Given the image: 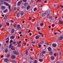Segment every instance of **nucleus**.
<instances>
[{"label": "nucleus", "mask_w": 63, "mask_h": 63, "mask_svg": "<svg viewBox=\"0 0 63 63\" xmlns=\"http://www.w3.org/2000/svg\"><path fill=\"white\" fill-rule=\"evenodd\" d=\"M13 53L15 55H18V54H19L18 52L16 50H15L14 51Z\"/></svg>", "instance_id": "obj_1"}, {"label": "nucleus", "mask_w": 63, "mask_h": 63, "mask_svg": "<svg viewBox=\"0 0 63 63\" xmlns=\"http://www.w3.org/2000/svg\"><path fill=\"white\" fill-rule=\"evenodd\" d=\"M44 43V41H43L42 42H41L40 43H39L38 45L39 47H40H40H41V44H43Z\"/></svg>", "instance_id": "obj_2"}, {"label": "nucleus", "mask_w": 63, "mask_h": 63, "mask_svg": "<svg viewBox=\"0 0 63 63\" xmlns=\"http://www.w3.org/2000/svg\"><path fill=\"white\" fill-rule=\"evenodd\" d=\"M46 51H42V52L41 53V55L43 57L44 56V54H45V53H46Z\"/></svg>", "instance_id": "obj_3"}, {"label": "nucleus", "mask_w": 63, "mask_h": 63, "mask_svg": "<svg viewBox=\"0 0 63 63\" xmlns=\"http://www.w3.org/2000/svg\"><path fill=\"white\" fill-rule=\"evenodd\" d=\"M19 29V30L21 29V27H20V25H17V30H18Z\"/></svg>", "instance_id": "obj_4"}, {"label": "nucleus", "mask_w": 63, "mask_h": 63, "mask_svg": "<svg viewBox=\"0 0 63 63\" xmlns=\"http://www.w3.org/2000/svg\"><path fill=\"white\" fill-rule=\"evenodd\" d=\"M47 13H48L47 11H46L45 13H43L42 14V16H46V15H47Z\"/></svg>", "instance_id": "obj_5"}, {"label": "nucleus", "mask_w": 63, "mask_h": 63, "mask_svg": "<svg viewBox=\"0 0 63 63\" xmlns=\"http://www.w3.org/2000/svg\"><path fill=\"white\" fill-rule=\"evenodd\" d=\"M21 41H20L18 43V44L17 47H21Z\"/></svg>", "instance_id": "obj_6"}, {"label": "nucleus", "mask_w": 63, "mask_h": 63, "mask_svg": "<svg viewBox=\"0 0 63 63\" xmlns=\"http://www.w3.org/2000/svg\"><path fill=\"white\" fill-rule=\"evenodd\" d=\"M22 0H21L19 1L18 3L17 4V5L18 6H20V4L22 3Z\"/></svg>", "instance_id": "obj_7"}, {"label": "nucleus", "mask_w": 63, "mask_h": 63, "mask_svg": "<svg viewBox=\"0 0 63 63\" xmlns=\"http://www.w3.org/2000/svg\"><path fill=\"white\" fill-rule=\"evenodd\" d=\"M4 61L5 62H9V59L7 58L5 59L4 60Z\"/></svg>", "instance_id": "obj_8"}, {"label": "nucleus", "mask_w": 63, "mask_h": 63, "mask_svg": "<svg viewBox=\"0 0 63 63\" xmlns=\"http://www.w3.org/2000/svg\"><path fill=\"white\" fill-rule=\"evenodd\" d=\"M63 39V35L61 36L60 38L59 39V40L60 41V40H62Z\"/></svg>", "instance_id": "obj_9"}, {"label": "nucleus", "mask_w": 63, "mask_h": 63, "mask_svg": "<svg viewBox=\"0 0 63 63\" xmlns=\"http://www.w3.org/2000/svg\"><path fill=\"white\" fill-rule=\"evenodd\" d=\"M8 10L7 9H6L5 10L3 11V12L4 13H6L8 12Z\"/></svg>", "instance_id": "obj_10"}, {"label": "nucleus", "mask_w": 63, "mask_h": 63, "mask_svg": "<svg viewBox=\"0 0 63 63\" xmlns=\"http://www.w3.org/2000/svg\"><path fill=\"white\" fill-rule=\"evenodd\" d=\"M58 23H59V24H63V21H59Z\"/></svg>", "instance_id": "obj_11"}, {"label": "nucleus", "mask_w": 63, "mask_h": 63, "mask_svg": "<svg viewBox=\"0 0 63 63\" xmlns=\"http://www.w3.org/2000/svg\"><path fill=\"white\" fill-rule=\"evenodd\" d=\"M40 37V36L39 35H37L35 37L36 39H38L39 38V37Z\"/></svg>", "instance_id": "obj_12"}, {"label": "nucleus", "mask_w": 63, "mask_h": 63, "mask_svg": "<svg viewBox=\"0 0 63 63\" xmlns=\"http://www.w3.org/2000/svg\"><path fill=\"white\" fill-rule=\"evenodd\" d=\"M4 4L6 5V6H9V4L8 3L5 2H4Z\"/></svg>", "instance_id": "obj_13"}, {"label": "nucleus", "mask_w": 63, "mask_h": 63, "mask_svg": "<svg viewBox=\"0 0 63 63\" xmlns=\"http://www.w3.org/2000/svg\"><path fill=\"white\" fill-rule=\"evenodd\" d=\"M11 49L12 50H14L15 49V47H14V46H12L11 47Z\"/></svg>", "instance_id": "obj_14"}, {"label": "nucleus", "mask_w": 63, "mask_h": 63, "mask_svg": "<svg viewBox=\"0 0 63 63\" xmlns=\"http://www.w3.org/2000/svg\"><path fill=\"white\" fill-rule=\"evenodd\" d=\"M48 49L49 51H51L52 50H51V48L50 47H49L48 48Z\"/></svg>", "instance_id": "obj_15"}, {"label": "nucleus", "mask_w": 63, "mask_h": 63, "mask_svg": "<svg viewBox=\"0 0 63 63\" xmlns=\"http://www.w3.org/2000/svg\"><path fill=\"white\" fill-rule=\"evenodd\" d=\"M52 46L53 47H55L56 46V44L54 43L52 44Z\"/></svg>", "instance_id": "obj_16"}, {"label": "nucleus", "mask_w": 63, "mask_h": 63, "mask_svg": "<svg viewBox=\"0 0 63 63\" xmlns=\"http://www.w3.org/2000/svg\"><path fill=\"white\" fill-rule=\"evenodd\" d=\"M54 58H55L54 56H52L51 57V59L52 60H54Z\"/></svg>", "instance_id": "obj_17"}, {"label": "nucleus", "mask_w": 63, "mask_h": 63, "mask_svg": "<svg viewBox=\"0 0 63 63\" xmlns=\"http://www.w3.org/2000/svg\"><path fill=\"white\" fill-rule=\"evenodd\" d=\"M11 57L13 59H14L16 58V56L14 55H13L11 56Z\"/></svg>", "instance_id": "obj_18"}, {"label": "nucleus", "mask_w": 63, "mask_h": 63, "mask_svg": "<svg viewBox=\"0 0 63 63\" xmlns=\"http://www.w3.org/2000/svg\"><path fill=\"white\" fill-rule=\"evenodd\" d=\"M10 38L11 39H14L15 38V36H12L10 37Z\"/></svg>", "instance_id": "obj_19"}, {"label": "nucleus", "mask_w": 63, "mask_h": 63, "mask_svg": "<svg viewBox=\"0 0 63 63\" xmlns=\"http://www.w3.org/2000/svg\"><path fill=\"white\" fill-rule=\"evenodd\" d=\"M28 4V3L27 2H26L24 4V6H27Z\"/></svg>", "instance_id": "obj_20"}, {"label": "nucleus", "mask_w": 63, "mask_h": 63, "mask_svg": "<svg viewBox=\"0 0 63 63\" xmlns=\"http://www.w3.org/2000/svg\"><path fill=\"white\" fill-rule=\"evenodd\" d=\"M25 54H26V55H27L28 54V50H26Z\"/></svg>", "instance_id": "obj_21"}, {"label": "nucleus", "mask_w": 63, "mask_h": 63, "mask_svg": "<svg viewBox=\"0 0 63 63\" xmlns=\"http://www.w3.org/2000/svg\"><path fill=\"white\" fill-rule=\"evenodd\" d=\"M14 32H15V30H14V29H13L11 30V32L12 33H14Z\"/></svg>", "instance_id": "obj_22"}, {"label": "nucleus", "mask_w": 63, "mask_h": 63, "mask_svg": "<svg viewBox=\"0 0 63 63\" xmlns=\"http://www.w3.org/2000/svg\"><path fill=\"white\" fill-rule=\"evenodd\" d=\"M5 8H6V7L4 6H3L2 7V10H4L5 9Z\"/></svg>", "instance_id": "obj_23"}, {"label": "nucleus", "mask_w": 63, "mask_h": 63, "mask_svg": "<svg viewBox=\"0 0 63 63\" xmlns=\"http://www.w3.org/2000/svg\"><path fill=\"white\" fill-rule=\"evenodd\" d=\"M30 6L29 5L28 6H27V10H29V9H30Z\"/></svg>", "instance_id": "obj_24"}, {"label": "nucleus", "mask_w": 63, "mask_h": 63, "mask_svg": "<svg viewBox=\"0 0 63 63\" xmlns=\"http://www.w3.org/2000/svg\"><path fill=\"white\" fill-rule=\"evenodd\" d=\"M39 61L40 62H42L43 61V60L42 59H39Z\"/></svg>", "instance_id": "obj_25"}, {"label": "nucleus", "mask_w": 63, "mask_h": 63, "mask_svg": "<svg viewBox=\"0 0 63 63\" xmlns=\"http://www.w3.org/2000/svg\"><path fill=\"white\" fill-rule=\"evenodd\" d=\"M8 18V16H6L4 17V18L5 19H7Z\"/></svg>", "instance_id": "obj_26"}, {"label": "nucleus", "mask_w": 63, "mask_h": 63, "mask_svg": "<svg viewBox=\"0 0 63 63\" xmlns=\"http://www.w3.org/2000/svg\"><path fill=\"white\" fill-rule=\"evenodd\" d=\"M43 25H44V23H40V26H43Z\"/></svg>", "instance_id": "obj_27"}, {"label": "nucleus", "mask_w": 63, "mask_h": 63, "mask_svg": "<svg viewBox=\"0 0 63 63\" xmlns=\"http://www.w3.org/2000/svg\"><path fill=\"white\" fill-rule=\"evenodd\" d=\"M9 11H10V12H11V6H9Z\"/></svg>", "instance_id": "obj_28"}, {"label": "nucleus", "mask_w": 63, "mask_h": 63, "mask_svg": "<svg viewBox=\"0 0 63 63\" xmlns=\"http://www.w3.org/2000/svg\"><path fill=\"white\" fill-rule=\"evenodd\" d=\"M4 1H5V2H7L8 1V2H10V1L9 0H4Z\"/></svg>", "instance_id": "obj_29"}, {"label": "nucleus", "mask_w": 63, "mask_h": 63, "mask_svg": "<svg viewBox=\"0 0 63 63\" xmlns=\"http://www.w3.org/2000/svg\"><path fill=\"white\" fill-rule=\"evenodd\" d=\"M17 16L18 17L19 16V13H18L17 15Z\"/></svg>", "instance_id": "obj_30"}, {"label": "nucleus", "mask_w": 63, "mask_h": 63, "mask_svg": "<svg viewBox=\"0 0 63 63\" xmlns=\"http://www.w3.org/2000/svg\"><path fill=\"white\" fill-rule=\"evenodd\" d=\"M37 29L38 30H40V29H41L40 28V27H37Z\"/></svg>", "instance_id": "obj_31"}, {"label": "nucleus", "mask_w": 63, "mask_h": 63, "mask_svg": "<svg viewBox=\"0 0 63 63\" xmlns=\"http://www.w3.org/2000/svg\"><path fill=\"white\" fill-rule=\"evenodd\" d=\"M16 41H13L12 43L13 44H16Z\"/></svg>", "instance_id": "obj_32"}, {"label": "nucleus", "mask_w": 63, "mask_h": 63, "mask_svg": "<svg viewBox=\"0 0 63 63\" xmlns=\"http://www.w3.org/2000/svg\"><path fill=\"white\" fill-rule=\"evenodd\" d=\"M20 14L21 15H23V14H24V12H21L20 13Z\"/></svg>", "instance_id": "obj_33"}, {"label": "nucleus", "mask_w": 63, "mask_h": 63, "mask_svg": "<svg viewBox=\"0 0 63 63\" xmlns=\"http://www.w3.org/2000/svg\"><path fill=\"white\" fill-rule=\"evenodd\" d=\"M29 27H30V25H29L27 26L26 28H29Z\"/></svg>", "instance_id": "obj_34"}, {"label": "nucleus", "mask_w": 63, "mask_h": 63, "mask_svg": "<svg viewBox=\"0 0 63 63\" xmlns=\"http://www.w3.org/2000/svg\"><path fill=\"white\" fill-rule=\"evenodd\" d=\"M13 63H16V61L15 60H13Z\"/></svg>", "instance_id": "obj_35"}, {"label": "nucleus", "mask_w": 63, "mask_h": 63, "mask_svg": "<svg viewBox=\"0 0 63 63\" xmlns=\"http://www.w3.org/2000/svg\"><path fill=\"white\" fill-rule=\"evenodd\" d=\"M5 52L6 53H7L8 52V49H5Z\"/></svg>", "instance_id": "obj_36"}, {"label": "nucleus", "mask_w": 63, "mask_h": 63, "mask_svg": "<svg viewBox=\"0 0 63 63\" xmlns=\"http://www.w3.org/2000/svg\"><path fill=\"white\" fill-rule=\"evenodd\" d=\"M59 54L60 55H61V52L60 51L59 52Z\"/></svg>", "instance_id": "obj_37"}, {"label": "nucleus", "mask_w": 63, "mask_h": 63, "mask_svg": "<svg viewBox=\"0 0 63 63\" xmlns=\"http://www.w3.org/2000/svg\"><path fill=\"white\" fill-rule=\"evenodd\" d=\"M6 24L7 25V26H9L10 24H9V23L6 22Z\"/></svg>", "instance_id": "obj_38"}, {"label": "nucleus", "mask_w": 63, "mask_h": 63, "mask_svg": "<svg viewBox=\"0 0 63 63\" xmlns=\"http://www.w3.org/2000/svg\"><path fill=\"white\" fill-rule=\"evenodd\" d=\"M10 43H12V42H13V40H10Z\"/></svg>", "instance_id": "obj_39"}, {"label": "nucleus", "mask_w": 63, "mask_h": 63, "mask_svg": "<svg viewBox=\"0 0 63 63\" xmlns=\"http://www.w3.org/2000/svg\"><path fill=\"white\" fill-rule=\"evenodd\" d=\"M30 59L32 60H34V58L32 57H31Z\"/></svg>", "instance_id": "obj_40"}, {"label": "nucleus", "mask_w": 63, "mask_h": 63, "mask_svg": "<svg viewBox=\"0 0 63 63\" xmlns=\"http://www.w3.org/2000/svg\"><path fill=\"white\" fill-rule=\"evenodd\" d=\"M34 11H37V8H34Z\"/></svg>", "instance_id": "obj_41"}, {"label": "nucleus", "mask_w": 63, "mask_h": 63, "mask_svg": "<svg viewBox=\"0 0 63 63\" xmlns=\"http://www.w3.org/2000/svg\"><path fill=\"white\" fill-rule=\"evenodd\" d=\"M61 33L60 31H59L58 32V34H60Z\"/></svg>", "instance_id": "obj_42"}, {"label": "nucleus", "mask_w": 63, "mask_h": 63, "mask_svg": "<svg viewBox=\"0 0 63 63\" xmlns=\"http://www.w3.org/2000/svg\"><path fill=\"white\" fill-rule=\"evenodd\" d=\"M0 1L1 2H2V3H3V2H4V0H0Z\"/></svg>", "instance_id": "obj_43"}, {"label": "nucleus", "mask_w": 63, "mask_h": 63, "mask_svg": "<svg viewBox=\"0 0 63 63\" xmlns=\"http://www.w3.org/2000/svg\"><path fill=\"white\" fill-rule=\"evenodd\" d=\"M22 1H24V2H27V0H22Z\"/></svg>", "instance_id": "obj_44"}, {"label": "nucleus", "mask_w": 63, "mask_h": 63, "mask_svg": "<svg viewBox=\"0 0 63 63\" xmlns=\"http://www.w3.org/2000/svg\"><path fill=\"white\" fill-rule=\"evenodd\" d=\"M52 27H54V26H55V25H54V24H52Z\"/></svg>", "instance_id": "obj_45"}, {"label": "nucleus", "mask_w": 63, "mask_h": 63, "mask_svg": "<svg viewBox=\"0 0 63 63\" xmlns=\"http://www.w3.org/2000/svg\"><path fill=\"white\" fill-rule=\"evenodd\" d=\"M10 56V55L9 54L7 56V57H9Z\"/></svg>", "instance_id": "obj_46"}, {"label": "nucleus", "mask_w": 63, "mask_h": 63, "mask_svg": "<svg viewBox=\"0 0 63 63\" xmlns=\"http://www.w3.org/2000/svg\"><path fill=\"white\" fill-rule=\"evenodd\" d=\"M8 42H9V40H7L6 41V43H7V44H8Z\"/></svg>", "instance_id": "obj_47"}, {"label": "nucleus", "mask_w": 63, "mask_h": 63, "mask_svg": "<svg viewBox=\"0 0 63 63\" xmlns=\"http://www.w3.org/2000/svg\"><path fill=\"white\" fill-rule=\"evenodd\" d=\"M35 19H32V22H34V21H35Z\"/></svg>", "instance_id": "obj_48"}, {"label": "nucleus", "mask_w": 63, "mask_h": 63, "mask_svg": "<svg viewBox=\"0 0 63 63\" xmlns=\"http://www.w3.org/2000/svg\"><path fill=\"white\" fill-rule=\"evenodd\" d=\"M14 27L15 28L16 27V24H14Z\"/></svg>", "instance_id": "obj_49"}, {"label": "nucleus", "mask_w": 63, "mask_h": 63, "mask_svg": "<svg viewBox=\"0 0 63 63\" xmlns=\"http://www.w3.org/2000/svg\"><path fill=\"white\" fill-rule=\"evenodd\" d=\"M37 63V60L35 61L34 62V63Z\"/></svg>", "instance_id": "obj_50"}, {"label": "nucleus", "mask_w": 63, "mask_h": 63, "mask_svg": "<svg viewBox=\"0 0 63 63\" xmlns=\"http://www.w3.org/2000/svg\"><path fill=\"white\" fill-rule=\"evenodd\" d=\"M52 54V52H51L50 53V54L51 55Z\"/></svg>", "instance_id": "obj_51"}, {"label": "nucleus", "mask_w": 63, "mask_h": 63, "mask_svg": "<svg viewBox=\"0 0 63 63\" xmlns=\"http://www.w3.org/2000/svg\"><path fill=\"white\" fill-rule=\"evenodd\" d=\"M54 56H56V53H55L54 54Z\"/></svg>", "instance_id": "obj_52"}, {"label": "nucleus", "mask_w": 63, "mask_h": 63, "mask_svg": "<svg viewBox=\"0 0 63 63\" xmlns=\"http://www.w3.org/2000/svg\"><path fill=\"white\" fill-rule=\"evenodd\" d=\"M49 14H48L47 15V17H49Z\"/></svg>", "instance_id": "obj_53"}, {"label": "nucleus", "mask_w": 63, "mask_h": 63, "mask_svg": "<svg viewBox=\"0 0 63 63\" xmlns=\"http://www.w3.org/2000/svg\"><path fill=\"white\" fill-rule=\"evenodd\" d=\"M16 7H15L14 8V10H15H15H16Z\"/></svg>", "instance_id": "obj_54"}, {"label": "nucleus", "mask_w": 63, "mask_h": 63, "mask_svg": "<svg viewBox=\"0 0 63 63\" xmlns=\"http://www.w3.org/2000/svg\"><path fill=\"white\" fill-rule=\"evenodd\" d=\"M32 35V33H30L29 34V35L30 36H31Z\"/></svg>", "instance_id": "obj_55"}, {"label": "nucleus", "mask_w": 63, "mask_h": 63, "mask_svg": "<svg viewBox=\"0 0 63 63\" xmlns=\"http://www.w3.org/2000/svg\"><path fill=\"white\" fill-rule=\"evenodd\" d=\"M3 26V25L2 24H1L0 25V27H2V26Z\"/></svg>", "instance_id": "obj_56"}, {"label": "nucleus", "mask_w": 63, "mask_h": 63, "mask_svg": "<svg viewBox=\"0 0 63 63\" xmlns=\"http://www.w3.org/2000/svg\"><path fill=\"white\" fill-rule=\"evenodd\" d=\"M31 41H33V39L32 38L31 39Z\"/></svg>", "instance_id": "obj_57"}, {"label": "nucleus", "mask_w": 63, "mask_h": 63, "mask_svg": "<svg viewBox=\"0 0 63 63\" xmlns=\"http://www.w3.org/2000/svg\"><path fill=\"white\" fill-rule=\"evenodd\" d=\"M29 46V44H28L27 45V47H28V46Z\"/></svg>", "instance_id": "obj_58"}, {"label": "nucleus", "mask_w": 63, "mask_h": 63, "mask_svg": "<svg viewBox=\"0 0 63 63\" xmlns=\"http://www.w3.org/2000/svg\"><path fill=\"white\" fill-rule=\"evenodd\" d=\"M49 18H52V16H50L49 17Z\"/></svg>", "instance_id": "obj_59"}, {"label": "nucleus", "mask_w": 63, "mask_h": 63, "mask_svg": "<svg viewBox=\"0 0 63 63\" xmlns=\"http://www.w3.org/2000/svg\"><path fill=\"white\" fill-rule=\"evenodd\" d=\"M11 47H12L11 46H9V48H10Z\"/></svg>", "instance_id": "obj_60"}, {"label": "nucleus", "mask_w": 63, "mask_h": 63, "mask_svg": "<svg viewBox=\"0 0 63 63\" xmlns=\"http://www.w3.org/2000/svg\"><path fill=\"white\" fill-rule=\"evenodd\" d=\"M29 20H31V18H30V17H29Z\"/></svg>", "instance_id": "obj_61"}, {"label": "nucleus", "mask_w": 63, "mask_h": 63, "mask_svg": "<svg viewBox=\"0 0 63 63\" xmlns=\"http://www.w3.org/2000/svg\"><path fill=\"white\" fill-rule=\"evenodd\" d=\"M44 3H47V1H44Z\"/></svg>", "instance_id": "obj_62"}, {"label": "nucleus", "mask_w": 63, "mask_h": 63, "mask_svg": "<svg viewBox=\"0 0 63 63\" xmlns=\"http://www.w3.org/2000/svg\"><path fill=\"white\" fill-rule=\"evenodd\" d=\"M60 7H61L62 8H63V6L62 5H61Z\"/></svg>", "instance_id": "obj_63"}, {"label": "nucleus", "mask_w": 63, "mask_h": 63, "mask_svg": "<svg viewBox=\"0 0 63 63\" xmlns=\"http://www.w3.org/2000/svg\"><path fill=\"white\" fill-rule=\"evenodd\" d=\"M11 21L12 22H13H13H14V21H13V20H11Z\"/></svg>", "instance_id": "obj_64"}]
</instances>
